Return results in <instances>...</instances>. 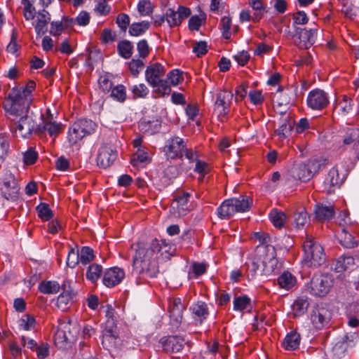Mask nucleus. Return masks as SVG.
<instances>
[{
	"label": "nucleus",
	"mask_w": 359,
	"mask_h": 359,
	"mask_svg": "<svg viewBox=\"0 0 359 359\" xmlns=\"http://www.w3.org/2000/svg\"><path fill=\"white\" fill-rule=\"evenodd\" d=\"M77 122L75 121L69 128L67 133V141L70 147L78 148L80 146V142L86 135L81 133Z\"/></svg>",
	"instance_id": "21"
},
{
	"label": "nucleus",
	"mask_w": 359,
	"mask_h": 359,
	"mask_svg": "<svg viewBox=\"0 0 359 359\" xmlns=\"http://www.w3.org/2000/svg\"><path fill=\"white\" fill-rule=\"evenodd\" d=\"M71 25H78L79 26H86L90 22V15L85 11H81L75 18L69 20Z\"/></svg>",
	"instance_id": "51"
},
{
	"label": "nucleus",
	"mask_w": 359,
	"mask_h": 359,
	"mask_svg": "<svg viewBox=\"0 0 359 359\" xmlns=\"http://www.w3.org/2000/svg\"><path fill=\"white\" fill-rule=\"evenodd\" d=\"M109 0H97L95 12L100 15H107L110 13L111 6L107 4Z\"/></svg>",
	"instance_id": "60"
},
{
	"label": "nucleus",
	"mask_w": 359,
	"mask_h": 359,
	"mask_svg": "<svg viewBox=\"0 0 359 359\" xmlns=\"http://www.w3.org/2000/svg\"><path fill=\"white\" fill-rule=\"evenodd\" d=\"M294 38L296 45L302 49H308L316 42L317 29L295 27Z\"/></svg>",
	"instance_id": "10"
},
{
	"label": "nucleus",
	"mask_w": 359,
	"mask_h": 359,
	"mask_svg": "<svg viewBox=\"0 0 359 359\" xmlns=\"http://www.w3.org/2000/svg\"><path fill=\"white\" fill-rule=\"evenodd\" d=\"M315 217L318 221H328L334 215V210L332 205L317 204L315 210Z\"/></svg>",
	"instance_id": "24"
},
{
	"label": "nucleus",
	"mask_w": 359,
	"mask_h": 359,
	"mask_svg": "<svg viewBox=\"0 0 359 359\" xmlns=\"http://www.w3.org/2000/svg\"><path fill=\"white\" fill-rule=\"evenodd\" d=\"M102 273V266L99 264L93 263L90 264L87 267L86 277L91 283H96L100 278Z\"/></svg>",
	"instance_id": "27"
},
{
	"label": "nucleus",
	"mask_w": 359,
	"mask_h": 359,
	"mask_svg": "<svg viewBox=\"0 0 359 359\" xmlns=\"http://www.w3.org/2000/svg\"><path fill=\"white\" fill-rule=\"evenodd\" d=\"M76 122L80 126L81 133H83L86 136L91 135L96 130V123L90 119H79Z\"/></svg>",
	"instance_id": "38"
},
{
	"label": "nucleus",
	"mask_w": 359,
	"mask_h": 359,
	"mask_svg": "<svg viewBox=\"0 0 359 359\" xmlns=\"http://www.w3.org/2000/svg\"><path fill=\"white\" fill-rule=\"evenodd\" d=\"M159 343L166 353H177L180 351L184 345V339L179 336H168L162 337Z\"/></svg>",
	"instance_id": "17"
},
{
	"label": "nucleus",
	"mask_w": 359,
	"mask_h": 359,
	"mask_svg": "<svg viewBox=\"0 0 359 359\" xmlns=\"http://www.w3.org/2000/svg\"><path fill=\"white\" fill-rule=\"evenodd\" d=\"M38 158V153L32 147H29L23 153V162L25 165L34 164Z\"/></svg>",
	"instance_id": "58"
},
{
	"label": "nucleus",
	"mask_w": 359,
	"mask_h": 359,
	"mask_svg": "<svg viewBox=\"0 0 359 359\" xmlns=\"http://www.w3.org/2000/svg\"><path fill=\"white\" fill-rule=\"evenodd\" d=\"M43 129L47 132L50 137H56L62 133L63 128L61 123L53 120V116L44 119Z\"/></svg>",
	"instance_id": "25"
},
{
	"label": "nucleus",
	"mask_w": 359,
	"mask_h": 359,
	"mask_svg": "<svg viewBox=\"0 0 359 359\" xmlns=\"http://www.w3.org/2000/svg\"><path fill=\"white\" fill-rule=\"evenodd\" d=\"M36 209L39 217L43 222L49 221L53 217V212L47 203H41Z\"/></svg>",
	"instance_id": "40"
},
{
	"label": "nucleus",
	"mask_w": 359,
	"mask_h": 359,
	"mask_svg": "<svg viewBox=\"0 0 359 359\" xmlns=\"http://www.w3.org/2000/svg\"><path fill=\"white\" fill-rule=\"evenodd\" d=\"M38 289L43 294H53L60 291V285L57 281L43 280L39 283Z\"/></svg>",
	"instance_id": "30"
},
{
	"label": "nucleus",
	"mask_w": 359,
	"mask_h": 359,
	"mask_svg": "<svg viewBox=\"0 0 359 359\" xmlns=\"http://www.w3.org/2000/svg\"><path fill=\"white\" fill-rule=\"evenodd\" d=\"M303 262L308 267H317L325 261L324 249L311 236H307L303 245Z\"/></svg>",
	"instance_id": "5"
},
{
	"label": "nucleus",
	"mask_w": 359,
	"mask_h": 359,
	"mask_svg": "<svg viewBox=\"0 0 359 359\" xmlns=\"http://www.w3.org/2000/svg\"><path fill=\"white\" fill-rule=\"evenodd\" d=\"M111 96L116 100L123 102L126 98V88L123 85H118L111 89Z\"/></svg>",
	"instance_id": "53"
},
{
	"label": "nucleus",
	"mask_w": 359,
	"mask_h": 359,
	"mask_svg": "<svg viewBox=\"0 0 359 359\" xmlns=\"http://www.w3.org/2000/svg\"><path fill=\"white\" fill-rule=\"evenodd\" d=\"M309 302L307 299L301 297L298 298L292 304V311L294 316H302L307 310Z\"/></svg>",
	"instance_id": "46"
},
{
	"label": "nucleus",
	"mask_w": 359,
	"mask_h": 359,
	"mask_svg": "<svg viewBox=\"0 0 359 359\" xmlns=\"http://www.w3.org/2000/svg\"><path fill=\"white\" fill-rule=\"evenodd\" d=\"M19 326L23 330H31L35 326V319L30 315H23L19 321Z\"/></svg>",
	"instance_id": "50"
},
{
	"label": "nucleus",
	"mask_w": 359,
	"mask_h": 359,
	"mask_svg": "<svg viewBox=\"0 0 359 359\" xmlns=\"http://www.w3.org/2000/svg\"><path fill=\"white\" fill-rule=\"evenodd\" d=\"M359 138L358 128H349L346 133V137L343 140L344 145H349L355 142Z\"/></svg>",
	"instance_id": "63"
},
{
	"label": "nucleus",
	"mask_w": 359,
	"mask_h": 359,
	"mask_svg": "<svg viewBox=\"0 0 359 359\" xmlns=\"http://www.w3.org/2000/svg\"><path fill=\"white\" fill-rule=\"evenodd\" d=\"M256 236L261 245L257 246L255 255L248 265L249 273L252 278L257 275L268 276L277 269L276 252L273 245L267 244L271 241L269 235L257 233Z\"/></svg>",
	"instance_id": "2"
},
{
	"label": "nucleus",
	"mask_w": 359,
	"mask_h": 359,
	"mask_svg": "<svg viewBox=\"0 0 359 359\" xmlns=\"http://www.w3.org/2000/svg\"><path fill=\"white\" fill-rule=\"evenodd\" d=\"M117 49L122 57L128 59L133 55V46L130 41L124 40L118 43Z\"/></svg>",
	"instance_id": "42"
},
{
	"label": "nucleus",
	"mask_w": 359,
	"mask_h": 359,
	"mask_svg": "<svg viewBox=\"0 0 359 359\" xmlns=\"http://www.w3.org/2000/svg\"><path fill=\"white\" fill-rule=\"evenodd\" d=\"M269 217L273 224L277 228H281L287 218L283 212L277 210H273L269 214Z\"/></svg>",
	"instance_id": "43"
},
{
	"label": "nucleus",
	"mask_w": 359,
	"mask_h": 359,
	"mask_svg": "<svg viewBox=\"0 0 359 359\" xmlns=\"http://www.w3.org/2000/svg\"><path fill=\"white\" fill-rule=\"evenodd\" d=\"M21 3L23 5V16L25 19L28 21L34 20L37 13L32 2L30 0H22Z\"/></svg>",
	"instance_id": "45"
},
{
	"label": "nucleus",
	"mask_w": 359,
	"mask_h": 359,
	"mask_svg": "<svg viewBox=\"0 0 359 359\" xmlns=\"http://www.w3.org/2000/svg\"><path fill=\"white\" fill-rule=\"evenodd\" d=\"M186 142L178 137L174 136L166 140L163 151L168 160L182 158L185 151Z\"/></svg>",
	"instance_id": "9"
},
{
	"label": "nucleus",
	"mask_w": 359,
	"mask_h": 359,
	"mask_svg": "<svg viewBox=\"0 0 359 359\" xmlns=\"http://www.w3.org/2000/svg\"><path fill=\"white\" fill-rule=\"evenodd\" d=\"M79 262L83 265L90 264L94 260L95 255L93 250L88 246H84L79 250Z\"/></svg>",
	"instance_id": "37"
},
{
	"label": "nucleus",
	"mask_w": 359,
	"mask_h": 359,
	"mask_svg": "<svg viewBox=\"0 0 359 359\" xmlns=\"http://www.w3.org/2000/svg\"><path fill=\"white\" fill-rule=\"evenodd\" d=\"M150 162V158L146 148H139L131 159L133 166H141Z\"/></svg>",
	"instance_id": "31"
},
{
	"label": "nucleus",
	"mask_w": 359,
	"mask_h": 359,
	"mask_svg": "<svg viewBox=\"0 0 359 359\" xmlns=\"http://www.w3.org/2000/svg\"><path fill=\"white\" fill-rule=\"evenodd\" d=\"M59 323L62 325V328L67 333L69 340L72 343L76 341L80 331V325L76 320H62Z\"/></svg>",
	"instance_id": "23"
},
{
	"label": "nucleus",
	"mask_w": 359,
	"mask_h": 359,
	"mask_svg": "<svg viewBox=\"0 0 359 359\" xmlns=\"http://www.w3.org/2000/svg\"><path fill=\"white\" fill-rule=\"evenodd\" d=\"M144 62L142 60L140 59H133L128 63V68L130 69V73L135 77L138 76L140 72L144 67Z\"/></svg>",
	"instance_id": "57"
},
{
	"label": "nucleus",
	"mask_w": 359,
	"mask_h": 359,
	"mask_svg": "<svg viewBox=\"0 0 359 359\" xmlns=\"http://www.w3.org/2000/svg\"><path fill=\"white\" fill-rule=\"evenodd\" d=\"M117 158V151L111 144H102L98 149L97 163L100 168L109 167Z\"/></svg>",
	"instance_id": "14"
},
{
	"label": "nucleus",
	"mask_w": 359,
	"mask_h": 359,
	"mask_svg": "<svg viewBox=\"0 0 359 359\" xmlns=\"http://www.w3.org/2000/svg\"><path fill=\"white\" fill-rule=\"evenodd\" d=\"M166 21L170 27H175L179 25L181 22L178 17L177 11H175L172 8H168L165 14Z\"/></svg>",
	"instance_id": "55"
},
{
	"label": "nucleus",
	"mask_w": 359,
	"mask_h": 359,
	"mask_svg": "<svg viewBox=\"0 0 359 359\" xmlns=\"http://www.w3.org/2000/svg\"><path fill=\"white\" fill-rule=\"evenodd\" d=\"M35 124L33 120L27 115L20 116V120L11 126V130L16 137L28 138L34 130Z\"/></svg>",
	"instance_id": "13"
},
{
	"label": "nucleus",
	"mask_w": 359,
	"mask_h": 359,
	"mask_svg": "<svg viewBox=\"0 0 359 359\" xmlns=\"http://www.w3.org/2000/svg\"><path fill=\"white\" fill-rule=\"evenodd\" d=\"M1 195L7 201H15L19 197L20 187L15 175L5 170L0 179Z\"/></svg>",
	"instance_id": "6"
},
{
	"label": "nucleus",
	"mask_w": 359,
	"mask_h": 359,
	"mask_svg": "<svg viewBox=\"0 0 359 359\" xmlns=\"http://www.w3.org/2000/svg\"><path fill=\"white\" fill-rule=\"evenodd\" d=\"M79 263V250L70 248L67 257L66 264L69 268H74Z\"/></svg>",
	"instance_id": "56"
},
{
	"label": "nucleus",
	"mask_w": 359,
	"mask_h": 359,
	"mask_svg": "<svg viewBox=\"0 0 359 359\" xmlns=\"http://www.w3.org/2000/svg\"><path fill=\"white\" fill-rule=\"evenodd\" d=\"M36 83L29 80L22 88H13L6 97L4 108L8 115L22 116L27 114L33 102Z\"/></svg>",
	"instance_id": "3"
},
{
	"label": "nucleus",
	"mask_w": 359,
	"mask_h": 359,
	"mask_svg": "<svg viewBox=\"0 0 359 359\" xmlns=\"http://www.w3.org/2000/svg\"><path fill=\"white\" fill-rule=\"evenodd\" d=\"M345 337L342 341H339L334 344L332 347V352L334 356L337 358H341L344 355L346 350V345L345 343Z\"/></svg>",
	"instance_id": "62"
},
{
	"label": "nucleus",
	"mask_w": 359,
	"mask_h": 359,
	"mask_svg": "<svg viewBox=\"0 0 359 359\" xmlns=\"http://www.w3.org/2000/svg\"><path fill=\"white\" fill-rule=\"evenodd\" d=\"M72 301V294L70 292H62L57 299L56 305L62 311H66Z\"/></svg>",
	"instance_id": "41"
},
{
	"label": "nucleus",
	"mask_w": 359,
	"mask_h": 359,
	"mask_svg": "<svg viewBox=\"0 0 359 359\" xmlns=\"http://www.w3.org/2000/svg\"><path fill=\"white\" fill-rule=\"evenodd\" d=\"M337 236L339 243L346 248H353L358 245V242L354 237L344 229L338 233Z\"/></svg>",
	"instance_id": "33"
},
{
	"label": "nucleus",
	"mask_w": 359,
	"mask_h": 359,
	"mask_svg": "<svg viewBox=\"0 0 359 359\" xmlns=\"http://www.w3.org/2000/svg\"><path fill=\"white\" fill-rule=\"evenodd\" d=\"M252 205V199L245 196L226 199V217L231 216L238 212H247Z\"/></svg>",
	"instance_id": "11"
},
{
	"label": "nucleus",
	"mask_w": 359,
	"mask_h": 359,
	"mask_svg": "<svg viewBox=\"0 0 359 359\" xmlns=\"http://www.w3.org/2000/svg\"><path fill=\"white\" fill-rule=\"evenodd\" d=\"M36 19L32 22V25L35 29L36 34H43L47 29V25L50 20L49 13L43 9L37 13Z\"/></svg>",
	"instance_id": "20"
},
{
	"label": "nucleus",
	"mask_w": 359,
	"mask_h": 359,
	"mask_svg": "<svg viewBox=\"0 0 359 359\" xmlns=\"http://www.w3.org/2000/svg\"><path fill=\"white\" fill-rule=\"evenodd\" d=\"M311 178L308 168L304 163H300L293 165L289 172L287 180L289 182L294 181L306 182Z\"/></svg>",
	"instance_id": "18"
},
{
	"label": "nucleus",
	"mask_w": 359,
	"mask_h": 359,
	"mask_svg": "<svg viewBox=\"0 0 359 359\" xmlns=\"http://www.w3.org/2000/svg\"><path fill=\"white\" fill-rule=\"evenodd\" d=\"M278 283L280 287L289 290L296 285V278L290 272L285 271L278 277Z\"/></svg>",
	"instance_id": "32"
},
{
	"label": "nucleus",
	"mask_w": 359,
	"mask_h": 359,
	"mask_svg": "<svg viewBox=\"0 0 359 359\" xmlns=\"http://www.w3.org/2000/svg\"><path fill=\"white\" fill-rule=\"evenodd\" d=\"M165 79L168 81V85L170 88L171 86H177L184 81L182 72L178 69H174L168 72L167 77Z\"/></svg>",
	"instance_id": "39"
},
{
	"label": "nucleus",
	"mask_w": 359,
	"mask_h": 359,
	"mask_svg": "<svg viewBox=\"0 0 359 359\" xmlns=\"http://www.w3.org/2000/svg\"><path fill=\"white\" fill-rule=\"evenodd\" d=\"M165 248L156 238L149 243L138 242L133 244V271L140 276L156 277L159 272L158 262L163 259V249Z\"/></svg>",
	"instance_id": "1"
},
{
	"label": "nucleus",
	"mask_w": 359,
	"mask_h": 359,
	"mask_svg": "<svg viewBox=\"0 0 359 359\" xmlns=\"http://www.w3.org/2000/svg\"><path fill=\"white\" fill-rule=\"evenodd\" d=\"M354 264V259L351 256L340 257L336 263L335 270L338 272L347 270L351 266Z\"/></svg>",
	"instance_id": "44"
},
{
	"label": "nucleus",
	"mask_w": 359,
	"mask_h": 359,
	"mask_svg": "<svg viewBox=\"0 0 359 359\" xmlns=\"http://www.w3.org/2000/svg\"><path fill=\"white\" fill-rule=\"evenodd\" d=\"M205 20L206 15L204 13L193 15L189 20V28L192 31H198Z\"/></svg>",
	"instance_id": "47"
},
{
	"label": "nucleus",
	"mask_w": 359,
	"mask_h": 359,
	"mask_svg": "<svg viewBox=\"0 0 359 359\" xmlns=\"http://www.w3.org/2000/svg\"><path fill=\"white\" fill-rule=\"evenodd\" d=\"M189 196L190 195L188 193L175 196L170 208V212L173 217H177L187 215L190 208L189 204Z\"/></svg>",
	"instance_id": "15"
},
{
	"label": "nucleus",
	"mask_w": 359,
	"mask_h": 359,
	"mask_svg": "<svg viewBox=\"0 0 359 359\" xmlns=\"http://www.w3.org/2000/svg\"><path fill=\"white\" fill-rule=\"evenodd\" d=\"M234 309L242 311L248 309L250 307V299L246 297H238L235 298L233 301Z\"/></svg>",
	"instance_id": "61"
},
{
	"label": "nucleus",
	"mask_w": 359,
	"mask_h": 359,
	"mask_svg": "<svg viewBox=\"0 0 359 359\" xmlns=\"http://www.w3.org/2000/svg\"><path fill=\"white\" fill-rule=\"evenodd\" d=\"M137 9L141 15H150L153 11V6L150 1L141 0L137 4Z\"/></svg>",
	"instance_id": "59"
},
{
	"label": "nucleus",
	"mask_w": 359,
	"mask_h": 359,
	"mask_svg": "<svg viewBox=\"0 0 359 359\" xmlns=\"http://www.w3.org/2000/svg\"><path fill=\"white\" fill-rule=\"evenodd\" d=\"M183 309L184 306L182 304L180 298L169 299L168 309L170 317L177 323H180L182 319Z\"/></svg>",
	"instance_id": "22"
},
{
	"label": "nucleus",
	"mask_w": 359,
	"mask_h": 359,
	"mask_svg": "<svg viewBox=\"0 0 359 359\" xmlns=\"http://www.w3.org/2000/svg\"><path fill=\"white\" fill-rule=\"evenodd\" d=\"M294 126V121L291 118L287 117V118H285L283 121V123H281V125L276 130V133L280 138H285L290 134L291 131L293 129Z\"/></svg>",
	"instance_id": "34"
},
{
	"label": "nucleus",
	"mask_w": 359,
	"mask_h": 359,
	"mask_svg": "<svg viewBox=\"0 0 359 359\" xmlns=\"http://www.w3.org/2000/svg\"><path fill=\"white\" fill-rule=\"evenodd\" d=\"M249 4L255 11L252 20L257 22L262 16L264 12V7L261 0H249Z\"/></svg>",
	"instance_id": "48"
},
{
	"label": "nucleus",
	"mask_w": 359,
	"mask_h": 359,
	"mask_svg": "<svg viewBox=\"0 0 359 359\" xmlns=\"http://www.w3.org/2000/svg\"><path fill=\"white\" fill-rule=\"evenodd\" d=\"M132 92L135 97H144L149 93V89L144 83H139L132 87Z\"/></svg>",
	"instance_id": "64"
},
{
	"label": "nucleus",
	"mask_w": 359,
	"mask_h": 359,
	"mask_svg": "<svg viewBox=\"0 0 359 359\" xmlns=\"http://www.w3.org/2000/svg\"><path fill=\"white\" fill-rule=\"evenodd\" d=\"M334 279L332 275L316 274L311 278L308 290L309 292L316 297H324L333 286Z\"/></svg>",
	"instance_id": "7"
},
{
	"label": "nucleus",
	"mask_w": 359,
	"mask_h": 359,
	"mask_svg": "<svg viewBox=\"0 0 359 359\" xmlns=\"http://www.w3.org/2000/svg\"><path fill=\"white\" fill-rule=\"evenodd\" d=\"M352 100L347 96L344 95L342 100L339 101L337 104L339 112L345 116L348 114L352 109Z\"/></svg>",
	"instance_id": "52"
},
{
	"label": "nucleus",
	"mask_w": 359,
	"mask_h": 359,
	"mask_svg": "<svg viewBox=\"0 0 359 359\" xmlns=\"http://www.w3.org/2000/svg\"><path fill=\"white\" fill-rule=\"evenodd\" d=\"M210 166L207 163L200 160L196 161L194 171L200 175L198 178L200 182L203 181L204 177L210 172Z\"/></svg>",
	"instance_id": "49"
},
{
	"label": "nucleus",
	"mask_w": 359,
	"mask_h": 359,
	"mask_svg": "<svg viewBox=\"0 0 359 359\" xmlns=\"http://www.w3.org/2000/svg\"><path fill=\"white\" fill-rule=\"evenodd\" d=\"M124 278V270L121 268L114 266L104 271L102 282L107 287H113L121 283Z\"/></svg>",
	"instance_id": "16"
},
{
	"label": "nucleus",
	"mask_w": 359,
	"mask_h": 359,
	"mask_svg": "<svg viewBox=\"0 0 359 359\" xmlns=\"http://www.w3.org/2000/svg\"><path fill=\"white\" fill-rule=\"evenodd\" d=\"M208 265L204 263H194L188 272L189 279H196L207 271Z\"/></svg>",
	"instance_id": "36"
},
{
	"label": "nucleus",
	"mask_w": 359,
	"mask_h": 359,
	"mask_svg": "<svg viewBox=\"0 0 359 359\" xmlns=\"http://www.w3.org/2000/svg\"><path fill=\"white\" fill-rule=\"evenodd\" d=\"M165 72V67L158 62L149 65L145 70V80L158 97L169 95L171 92L168 81L164 79Z\"/></svg>",
	"instance_id": "4"
},
{
	"label": "nucleus",
	"mask_w": 359,
	"mask_h": 359,
	"mask_svg": "<svg viewBox=\"0 0 359 359\" xmlns=\"http://www.w3.org/2000/svg\"><path fill=\"white\" fill-rule=\"evenodd\" d=\"M306 103L313 110H322L329 104L328 94L323 90L316 88L309 93Z\"/></svg>",
	"instance_id": "12"
},
{
	"label": "nucleus",
	"mask_w": 359,
	"mask_h": 359,
	"mask_svg": "<svg viewBox=\"0 0 359 359\" xmlns=\"http://www.w3.org/2000/svg\"><path fill=\"white\" fill-rule=\"evenodd\" d=\"M300 344V335L297 332L292 331L288 333L282 342L285 349L293 351L297 349Z\"/></svg>",
	"instance_id": "29"
},
{
	"label": "nucleus",
	"mask_w": 359,
	"mask_h": 359,
	"mask_svg": "<svg viewBox=\"0 0 359 359\" xmlns=\"http://www.w3.org/2000/svg\"><path fill=\"white\" fill-rule=\"evenodd\" d=\"M331 318V312L322 304L313 306L309 313L310 323L315 330H320L327 327Z\"/></svg>",
	"instance_id": "8"
},
{
	"label": "nucleus",
	"mask_w": 359,
	"mask_h": 359,
	"mask_svg": "<svg viewBox=\"0 0 359 359\" xmlns=\"http://www.w3.org/2000/svg\"><path fill=\"white\" fill-rule=\"evenodd\" d=\"M149 22L146 20L140 22H134L130 25L128 32L131 36H138L144 34L149 28Z\"/></svg>",
	"instance_id": "35"
},
{
	"label": "nucleus",
	"mask_w": 359,
	"mask_h": 359,
	"mask_svg": "<svg viewBox=\"0 0 359 359\" xmlns=\"http://www.w3.org/2000/svg\"><path fill=\"white\" fill-rule=\"evenodd\" d=\"M309 218L307 212L302 210L294 214V224L297 228L300 229L308 222Z\"/></svg>",
	"instance_id": "54"
},
{
	"label": "nucleus",
	"mask_w": 359,
	"mask_h": 359,
	"mask_svg": "<svg viewBox=\"0 0 359 359\" xmlns=\"http://www.w3.org/2000/svg\"><path fill=\"white\" fill-rule=\"evenodd\" d=\"M54 342L59 348H67L72 342L69 340L67 333L63 330L59 323L57 330L54 336Z\"/></svg>",
	"instance_id": "28"
},
{
	"label": "nucleus",
	"mask_w": 359,
	"mask_h": 359,
	"mask_svg": "<svg viewBox=\"0 0 359 359\" xmlns=\"http://www.w3.org/2000/svg\"><path fill=\"white\" fill-rule=\"evenodd\" d=\"M346 174H343L342 176L339 175L338 168L333 167L328 172L327 177L325 180V184L330 186L328 189L329 192H333L335 187H339L346 178Z\"/></svg>",
	"instance_id": "19"
},
{
	"label": "nucleus",
	"mask_w": 359,
	"mask_h": 359,
	"mask_svg": "<svg viewBox=\"0 0 359 359\" xmlns=\"http://www.w3.org/2000/svg\"><path fill=\"white\" fill-rule=\"evenodd\" d=\"M196 322L201 324L208 315L207 305L202 302H198L193 304L190 308Z\"/></svg>",
	"instance_id": "26"
}]
</instances>
